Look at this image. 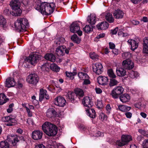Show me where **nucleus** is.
<instances>
[{
	"mask_svg": "<svg viewBox=\"0 0 148 148\" xmlns=\"http://www.w3.org/2000/svg\"><path fill=\"white\" fill-rule=\"evenodd\" d=\"M35 9L43 14L49 15L53 12L56 5L53 3H50L44 2L41 3H37Z\"/></svg>",
	"mask_w": 148,
	"mask_h": 148,
	"instance_id": "f257e3e1",
	"label": "nucleus"
},
{
	"mask_svg": "<svg viewBox=\"0 0 148 148\" xmlns=\"http://www.w3.org/2000/svg\"><path fill=\"white\" fill-rule=\"evenodd\" d=\"M44 132L48 136H54L57 134L58 128L56 125L49 122H45L42 126Z\"/></svg>",
	"mask_w": 148,
	"mask_h": 148,
	"instance_id": "f03ea898",
	"label": "nucleus"
},
{
	"mask_svg": "<svg viewBox=\"0 0 148 148\" xmlns=\"http://www.w3.org/2000/svg\"><path fill=\"white\" fill-rule=\"evenodd\" d=\"M28 23L27 20L25 18H19L17 19L14 23L15 29L18 32H21L24 30Z\"/></svg>",
	"mask_w": 148,
	"mask_h": 148,
	"instance_id": "7ed1b4c3",
	"label": "nucleus"
},
{
	"mask_svg": "<svg viewBox=\"0 0 148 148\" xmlns=\"http://www.w3.org/2000/svg\"><path fill=\"white\" fill-rule=\"evenodd\" d=\"M10 5L14 12L13 14L14 16H19L22 13V10L20 8L19 1L18 0H12Z\"/></svg>",
	"mask_w": 148,
	"mask_h": 148,
	"instance_id": "20e7f679",
	"label": "nucleus"
},
{
	"mask_svg": "<svg viewBox=\"0 0 148 148\" xmlns=\"http://www.w3.org/2000/svg\"><path fill=\"white\" fill-rule=\"evenodd\" d=\"M41 56L36 54L30 55L28 57L25 59V61L31 64V65L35 66L41 58Z\"/></svg>",
	"mask_w": 148,
	"mask_h": 148,
	"instance_id": "39448f33",
	"label": "nucleus"
},
{
	"mask_svg": "<svg viewBox=\"0 0 148 148\" xmlns=\"http://www.w3.org/2000/svg\"><path fill=\"white\" fill-rule=\"evenodd\" d=\"M124 90V88L121 86L116 87L112 90L111 95L114 98H118L120 95L123 93Z\"/></svg>",
	"mask_w": 148,
	"mask_h": 148,
	"instance_id": "423d86ee",
	"label": "nucleus"
},
{
	"mask_svg": "<svg viewBox=\"0 0 148 148\" xmlns=\"http://www.w3.org/2000/svg\"><path fill=\"white\" fill-rule=\"evenodd\" d=\"M132 140V138L131 136L123 135L122 136L121 140L117 141L116 142V144L119 146H122L127 144Z\"/></svg>",
	"mask_w": 148,
	"mask_h": 148,
	"instance_id": "0eeeda50",
	"label": "nucleus"
},
{
	"mask_svg": "<svg viewBox=\"0 0 148 148\" xmlns=\"http://www.w3.org/2000/svg\"><path fill=\"white\" fill-rule=\"evenodd\" d=\"M39 78L38 75L36 74H31L29 75L26 79L27 82L34 85L36 84L38 82Z\"/></svg>",
	"mask_w": 148,
	"mask_h": 148,
	"instance_id": "6e6552de",
	"label": "nucleus"
},
{
	"mask_svg": "<svg viewBox=\"0 0 148 148\" xmlns=\"http://www.w3.org/2000/svg\"><path fill=\"white\" fill-rule=\"evenodd\" d=\"M122 65L123 68L128 70L132 69L134 66V63L130 60L128 59L123 61Z\"/></svg>",
	"mask_w": 148,
	"mask_h": 148,
	"instance_id": "1a4fd4ad",
	"label": "nucleus"
},
{
	"mask_svg": "<svg viewBox=\"0 0 148 148\" xmlns=\"http://www.w3.org/2000/svg\"><path fill=\"white\" fill-rule=\"evenodd\" d=\"M54 103L57 106L63 107L65 105L66 101L64 97L59 96L55 98Z\"/></svg>",
	"mask_w": 148,
	"mask_h": 148,
	"instance_id": "9d476101",
	"label": "nucleus"
},
{
	"mask_svg": "<svg viewBox=\"0 0 148 148\" xmlns=\"http://www.w3.org/2000/svg\"><path fill=\"white\" fill-rule=\"evenodd\" d=\"M92 69L93 72L97 75L101 74L103 71L102 64L99 63L93 64L92 66Z\"/></svg>",
	"mask_w": 148,
	"mask_h": 148,
	"instance_id": "9b49d317",
	"label": "nucleus"
},
{
	"mask_svg": "<svg viewBox=\"0 0 148 148\" xmlns=\"http://www.w3.org/2000/svg\"><path fill=\"white\" fill-rule=\"evenodd\" d=\"M42 132L39 130L34 131L32 133V138L34 140H38L41 139Z\"/></svg>",
	"mask_w": 148,
	"mask_h": 148,
	"instance_id": "f8f14e48",
	"label": "nucleus"
},
{
	"mask_svg": "<svg viewBox=\"0 0 148 148\" xmlns=\"http://www.w3.org/2000/svg\"><path fill=\"white\" fill-rule=\"evenodd\" d=\"M47 93V91L46 90L42 88L40 89L39 99L40 101H42L44 98L46 99H49V96Z\"/></svg>",
	"mask_w": 148,
	"mask_h": 148,
	"instance_id": "ddd939ff",
	"label": "nucleus"
},
{
	"mask_svg": "<svg viewBox=\"0 0 148 148\" xmlns=\"http://www.w3.org/2000/svg\"><path fill=\"white\" fill-rule=\"evenodd\" d=\"M82 103L84 106L88 108L91 107L93 105L92 102L88 97H85L84 98Z\"/></svg>",
	"mask_w": 148,
	"mask_h": 148,
	"instance_id": "4468645a",
	"label": "nucleus"
},
{
	"mask_svg": "<svg viewBox=\"0 0 148 148\" xmlns=\"http://www.w3.org/2000/svg\"><path fill=\"white\" fill-rule=\"evenodd\" d=\"M79 29V25L77 22H73L70 26V31L73 33H75Z\"/></svg>",
	"mask_w": 148,
	"mask_h": 148,
	"instance_id": "2eb2a0df",
	"label": "nucleus"
},
{
	"mask_svg": "<svg viewBox=\"0 0 148 148\" xmlns=\"http://www.w3.org/2000/svg\"><path fill=\"white\" fill-rule=\"evenodd\" d=\"M66 47L64 46H59L56 48V53L58 56H62L65 54L64 51Z\"/></svg>",
	"mask_w": 148,
	"mask_h": 148,
	"instance_id": "dca6fc26",
	"label": "nucleus"
},
{
	"mask_svg": "<svg viewBox=\"0 0 148 148\" xmlns=\"http://www.w3.org/2000/svg\"><path fill=\"white\" fill-rule=\"evenodd\" d=\"M124 13L121 10L118 9L115 10L113 13V15L116 19H121L123 16Z\"/></svg>",
	"mask_w": 148,
	"mask_h": 148,
	"instance_id": "f3484780",
	"label": "nucleus"
},
{
	"mask_svg": "<svg viewBox=\"0 0 148 148\" xmlns=\"http://www.w3.org/2000/svg\"><path fill=\"white\" fill-rule=\"evenodd\" d=\"M18 137L16 136H9L7 137V140L13 145H15L18 141Z\"/></svg>",
	"mask_w": 148,
	"mask_h": 148,
	"instance_id": "a211bd4d",
	"label": "nucleus"
},
{
	"mask_svg": "<svg viewBox=\"0 0 148 148\" xmlns=\"http://www.w3.org/2000/svg\"><path fill=\"white\" fill-rule=\"evenodd\" d=\"M16 84V82L13 78H9L6 79L5 82V86L10 88Z\"/></svg>",
	"mask_w": 148,
	"mask_h": 148,
	"instance_id": "6ab92c4d",
	"label": "nucleus"
},
{
	"mask_svg": "<svg viewBox=\"0 0 148 148\" xmlns=\"http://www.w3.org/2000/svg\"><path fill=\"white\" fill-rule=\"evenodd\" d=\"M108 24L106 21H103L99 23L96 25V27L98 30H105L108 28Z\"/></svg>",
	"mask_w": 148,
	"mask_h": 148,
	"instance_id": "aec40b11",
	"label": "nucleus"
},
{
	"mask_svg": "<svg viewBox=\"0 0 148 148\" xmlns=\"http://www.w3.org/2000/svg\"><path fill=\"white\" fill-rule=\"evenodd\" d=\"M57 114V112L53 108H49L47 110L46 112L47 116L49 118L56 116Z\"/></svg>",
	"mask_w": 148,
	"mask_h": 148,
	"instance_id": "412c9836",
	"label": "nucleus"
},
{
	"mask_svg": "<svg viewBox=\"0 0 148 148\" xmlns=\"http://www.w3.org/2000/svg\"><path fill=\"white\" fill-rule=\"evenodd\" d=\"M108 80L107 77L99 76L98 78L97 82L100 85L103 86L107 84Z\"/></svg>",
	"mask_w": 148,
	"mask_h": 148,
	"instance_id": "4be33fe9",
	"label": "nucleus"
},
{
	"mask_svg": "<svg viewBox=\"0 0 148 148\" xmlns=\"http://www.w3.org/2000/svg\"><path fill=\"white\" fill-rule=\"evenodd\" d=\"M119 97L120 101L123 103L128 101L130 99V96L128 94H124Z\"/></svg>",
	"mask_w": 148,
	"mask_h": 148,
	"instance_id": "5701e85b",
	"label": "nucleus"
},
{
	"mask_svg": "<svg viewBox=\"0 0 148 148\" xmlns=\"http://www.w3.org/2000/svg\"><path fill=\"white\" fill-rule=\"evenodd\" d=\"M86 114L90 118L94 119L96 116V114L94 109L92 108H88L86 110Z\"/></svg>",
	"mask_w": 148,
	"mask_h": 148,
	"instance_id": "b1692460",
	"label": "nucleus"
},
{
	"mask_svg": "<svg viewBox=\"0 0 148 148\" xmlns=\"http://www.w3.org/2000/svg\"><path fill=\"white\" fill-rule=\"evenodd\" d=\"M116 72L117 75L119 77H123L126 75V71L123 68H117Z\"/></svg>",
	"mask_w": 148,
	"mask_h": 148,
	"instance_id": "393cba45",
	"label": "nucleus"
},
{
	"mask_svg": "<svg viewBox=\"0 0 148 148\" xmlns=\"http://www.w3.org/2000/svg\"><path fill=\"white\" fill-rule=\"evenodd\" d=\"M76 97H77L80 99L81 97H82L84 95V93L83 90L80 88H77L74 90Z\"/></svg>",
	"mask_w": 148,
	"mask_h": 148,
	"instance_id": "a878e982",
	"label": "nucleus"
},
{
	"mask_svg": "<svg viewBox=\"0 0 148 148\" xmlns=\"http://www.w3.org/2000/svg\"><path fill=\"white\" fill-rule=\"evenodd\" d=\"M44 58L46 60L52 62H54L56 59L55 56L51 53H48L46 54L44 56Z\"/></svg>",
	"mask_w": 148,
	"mask_h": 148,
	"instance_id": "bb28decb",
	"label": "nucleus"
},
{
	"mask_svg": "<svg viewBox=\"0 0 148 148\" xmlns=\"http://www.w3.org/2000/svg\"><path fill=\"white\" fill-rule=\"evenodd\" d=\"M127 42L131 45V50L133 51H134L138 46V43L133 40H129Z\"/></svg>",
	"mask_w": 148,
	"mask_h": 148,
	"instance_id": "cd10ccee",
	"label": "nucleus"
},
{
	"mask_svg": "<svg viewBox=\"0 0 148 148\" xmlns=\"http://www.w3.org/2000/svg\"><path fill=\"white\" fill-rule=\"evenodd\" d=\"M131 108V107L126 105H119L117 110H119L122 112H126L129 111Z\"/></svg>",
	"mask_w": 148,
	"mask_h": 148,
	"instance_id": "c85d7f7f",
	"label": "nucleus"
},
{
	"mask_svg": "<svg viewBox=\"0 0 148 148\" xmlns=\"http://www.w3.org/2000/svg\"><path fill=\"white\" fill-rule=\"evenodd\" d=\"M96 16L95 15L91 14L90 16H88L87 18V21L91 25H94L96 22Z\"/></svg>",
	"mask_w": 148,
	"mask_h": 148,
	"instance_id": "c756f323",
	"label": "nucleus"
},
{
	"mask_svg": "<svg viewBox=\"0 0 148 148\" xmlns=\"http://www.w3.org/2000/svg\"><path fill=\"white\" fill-rule=\"evenodd\" d=\"M67 97L68 101L72 103H74L75 98L76 97L75 94L73 92H69Z\"/></svg>",
	"mask_w": 148,
	"mask_h": 148,
	"instance_id": "7c9ffc66",
	"label": "nucleus"
},
{
	"mask_svg": "<svg viewBox=\"0 0 148 148\" xmlns=\"http://www.w3.org/2000/svg\"><path fill=\"white\" fill-rule=\"evenodd\" d=\"M105 18L108 22L110 23H113L114 21L112 14L109 12L107 13L105 16Z\"/></svg>",
	"mask_w": 148,
	"mask_h": 148,
	"instance_id": "2f4dec72",
	"label": "nucleus"
},
{
	"mask_svg": "<svg viewBox=\"0 0 148 148\" xmlns=\"http://www.w3.org/2000/svg\"><path fill=\"white\" fill-rule=\"evenodd\" d=\"M7 100L8 101L9 99L6 98L4 94H0V105L5 103L7 102Z\"/></svg>",
	"mask_w": 148,
	"mask_h": 148,
	"instance_id": "473e14b6",
	"label": "nucleus"
},
{
	"mask_svg": "<svg viewBox=\"0 0 148 148\" xmlns=\"http://www.w3.org/2000/svg\"><path fill=\"white\" fill-rule=\"evenodd\" d=\"M93 30V28L92 25H87L83 28L84 31L87 33H90Z\"/></svg>",
	"mask_w": 148,
	"mask_h": 148,
	"instance_id": "72a5a7b5",
	"label": "nucleus"
},
{
	"mask_svg": "<svg viewBox=\"0 0 148 148\" xmlns=\"http://www.w3.org/2000/svg\"><path fill=\"white\" fill-rule=\"evenodd\" d=\"M65 41V39L63 37L58 38L55 41V44L56 46H61L62 44Z\"/></svg>",
	"mask_w": 148,
	"mask_h": 148,
	"instance_id": "f704fd0d",
	"label": "nucleus"
},
{
	"mask_svg": "<svg viewBox=\"0 0 148 148\" xmlns=\"http://www.w3.org/2000/svg\"><path fill=\"white\" fill-rule=\"evenodd\" d=\"M78 76L81 80H83L89 78V76L87 74L82 72H79L78 73Z\"/></svg>",
	"mask_w": 148,
	"mask_h": 148,
	"instance_id": "c9c22d12",
	"label": "nucleus"
},
{
	"mask_svg": "<svg viewBox=\"0 0 148 148\" xmlns=\"http://www.w3.org/2000/svg\"><path fill=\"white\" fill-rule=\"evenodd\" d=\"M71 39L75 42L79 44L81 41V39L79 38L76 34H74L71 37Z\"/></svg>",
	"mask_w": 148,
	"mask_h": 148,
	"instance_id": "e433bc0d",
	"label": "nucleus"
},
{
	"mask_svg": "<svg viewBox=\"0 0 148 148\" xmlns=\"http://www.w3.org/2000/svg\"><path fill=\"white\" fill-rule=\"evenodd\" d=\"M139 76V74L136 71L131 70L129 73V77L132 78H134Z\"/></svg>",
	"mask_w": 148,
	"mask_h": 148,
	"instance_id": "4c0bfd02",
	"label": "nucleus"
},
{
	"mask_svg": "<svg viewBox=\"0 0 148 148\" xmlns=\"http://www.w3.org/2000/svg\"><path fill=\"white\" fill-rule=\"evenodd\" d=\"M50 68L51 70L55 71L58 72L60 70V68L54 63L51 64Z\"/></svg>",
	"mask_w": 148,
	"mask_h": 148,
	"instance_id": "58836bf2",
	"label": "nucleus"
},
{
	"mask_svg": "<svg viewBox=\"0 0 148 148\" xmlns=\"http://www.w3.org/2000/svg\"><path fill=\"white\" fill-rule=\"evenodd\" d=\"M0 148H9V144L6 141H2L0 143Z\"/></svg>",
	"mask_w": 148,
	"mask_h": 148,
	"instance_id": "ea45409f",
	"label": "nucleus"
},
{
	"mask_svg": "<svg viewBox=\"0 0 148 148\" xmlns=\"http://www.w3.org/2000/svg\"><path fill=\"white\" fill-rule=\"evenodd\" d=\"M6 23V19L2 15H0V26L3 27Z\"/></svg>",
	"mask_w": 148,
	"mask_h": 148,
	"instance_id": "a19ab883",
	"label": "nucleus"
},
{
	"mask_svg": "<svg viewBox=\"0 0 148 148\" xmlns=\"http://www.w3.org/2000/svg\"><path fill=\"white\" fill-rule=\"evenodd\" d=\"M107 73L109 76L111 78H115L116 77L112 69H108L107 71Z\"/></svg>",
	"mask_w": 148,
	"mask_h": 148,
	"instance_id": "79ce46f5",
	"label": "nucleus"
},
{
	"mask_svg": "<svg viewBox=\"0 0 148 148\" xmlns=\"http://www.w3.org/2000/svg\"><path fill=\"white\" fill-rule=\"evenodd\" d=\"M66 76L69 77L71 79H73L74 78V76L76 75V72L73 73H69L68 72H66Z\"/></svg>",
	"mask_w": 148,
	"mask_h": 148,
	"instance_id": "37998d69",
	"label": "nucleus"
},
{
	"mask_svg": "<svg viewBox=\"0 0 148 148\" xmlns=\"http://www.w3.org/2000/svg\"><path fill=\"white\" fill-rule=\"evenodd\" d=\"M118 83V81L114 79H111L109 85L110 86H112L116 85Z\"/></svg>",
	"mask_w": 148,
	"mask_h": 148,
	"instance_id": "c03bdc74",
	"label": "nucleus"
},
{
	"mask_svg": "<svg viewBox=\"0 0 148 148\" xmlns=\"http://www.w3.org/2000/svg\"><path fill=\"white\" fill-rule=\"evenodd\" d=\"M14 12L13 11L12 12L10 11L9 9H6L4 10V13L8 15H12L13 16H14L13 14Z\"/></svg>",
	"mask_w": 148,
	"mask_h": 148,
	"instance_id": "a18cd8bd",
	"label": "nucleus"
},
{
	"mask_svg": "<svg viewBox=\"0 0 148 148\" xmlns=\"http://www.w3.org/2000/svg\"><path fill=\"white\" fill-rule=\"evenodd\" d=\"M143 148H148V139H145L142 143Z\"/></svg>",
	"mask_w": 148,
	"mask_h": 148,
	"instance_id": "49530a36",
	"label": "nucleus"
},
{
	"mask_svg": "<svg viewBox=\"0 0 148 148\" xmlns=\"http://www.w3.org/2000/svg\"><path fill=\"white\" fill-rule=\"evenodd\" d=\"M90 58L92 59H97L98 58V55L95 53H90Z\"/></svg>",
	"mask_w": 148,
	"mask_h": 148,
	"instance_id": "de8ad7c7",
	"label": "nucleus"
},
{
	"mask_svg": "<svg viewBox=\"0 0 148 148\" xmlns=\"http://www.w3.org/2000/svg\"><path fill=\"white\" fill-rule=\"evenodd\" d=\"M99 118L102 121L106 120L107 116L103 113H101L99 115Z\"/></svg>",
	"mask_w": 148,
	"mask_h": 148,
	"instance_id": "09e8293b",
	"label": "nucleus"
},
{
	"mask_svg": "<svg viewBox=\"0 0 148 148\" xmlns=\"http://www.w3.org/2000/svg\"><path fill=\"white\" fill-rule=\"evenodd\" d=\"M130 56V54L128 52H125L122 54V57L124 59L129 58Z\"/></svg>",
	"mask_w": 148,
	"mask_h": 148,
	"instance_id": "8fccbe9b",
	"label": "nucleus"
},
{
	"mask_svg": "<svg viewBox=\"0 0 148 148\" xmlns=\"http://www.w3.org/2000/svg\"><path fill=\"white\" fill-rule=\"evenodd\" d=\"M139 132L144 136L148 137L147 133L144 130L140 129L139 130Z\"/></svg>",
	"mask_w": 148,
	"mask_h": 148,
	"instance_id": "3c124183",
	"label": "nucleus"
},
{
	"mask_svg": "<svg viewBox=\"0 0 148 148\" xmlns=\"http://www.w3.org/2000/svg\"><path fill=\"white\" fill-rule=\"evenodd\" d=\"M14 104L13 103H11L9 106V108L7 110V112L9 113H11L13 110L12 107L14 106Z\"/></svg>",
	"mask_w": 148,
	"mask_h": 148,
	"instance_id": "603ef678",
	"label": "nucleus"
},
{
	"mask_svg": "<svg viewBox=\"0 0 148 148\" xmlns=\"http://www.w3.org/2000/svg\"><path fill=\"white\" fill-rule=\"evenodd\" d=\"M106 112L108 114H109L111 110V108L109 104H108L106 106Z\"/></svg>",
	"mask_w": 148,
	"mask_h": 148,
	"instance_id": "864d4df0",
	"label": "nucleus"
},
{
	"mask_svg": "<svg viewBox=\"0 0 148 148\" xmlns=\"http://www.w3.org/2000/svg\"><path fill=\"white\" fill-rule=\"evenodd\" d=\"M97 106L98 108L100 109L103 107V105L101 101H98L97 104Z\"/></svg>",
	"mask_w": 148,
	"mask_h": 148,
	"instance_id": "5fc2aeb1",
	"label": "nucleus"
},
{
	"mask_svg": "<svg viewBox=\"0 0 148 148\" xmlns=\"http://www.w3.org/2000/svg\"><path fill=\"white\" fill-rule=\"evenodd\" d=\"M143 45H144L146 46H148V37H145L143 40Z\"/></svg>",
	"mask_w": 148,
	"mask_h": 148,
	"instance_id": "6e6d98bb",
	"label": "nucleus"
},
{
	"mask_svg": "<svg viewBox=\"0 0 148 148\" xmlns=\"http://www.w3.org/2000/svg\"><path fill=\"white\" fill-rule=\"evenodd\" d=\"M143 52L144 53H148V46L146 47L145 45H143Z\"/></svg>",
	"mask_w": 148,
	"mask_h": 148,
	"instance_id": "4d7b16f0",
	"label": "nucleus"
},
{
	"mask_svg": "<svg viewBox=\"0 0 148 148\" xmlns=\"http://www.w3.org/2000/svg\"><path fill=\"white\" fill-rule=\"evenodd\" d=\"M79 128L80 130L85 131L86 129V127L83 124H80L79 126Z\"/></svg>",
	"mask_w": 148,
	"mask_h": 148,
	"instance_id": "13d9d810",
	"label": "nucleus"
},
{
	"mask_svg": "<svg viewBox=\"0 0 148 148\" xmlns=\"http://www.w3.org/2000/svg\"><path fill=\"white\" fill-rule=\"evenodd\" d=\"M27 122L29 125H33L34 123L33 120L31 118H28L27 120Z\"/></svg>",
	"mask_w": 148,
	"mask_h": 148,
	"instance_id": "bf43d9fd",
	"label": "nucleus"
},
{
	"mask_svg": "<svg viewBox=\"0 0 148 148\" xmlns=\"http://www.w3.org/2000/svg\"><path fill=\"white\" fill-rule=\"evenodd\" d=\"M125 115L127 118L129 119L131 118L132 116V113L130 112H126Z\"/></svg>",
	"mask_w": 148,
	"mask_h": 148,
	"instance_id": "052dcab7",
	"label": "nucleus"
},
{
	"mask_svg": "<svg viewBox=\"0 0 148 148\" xmlns=\"http://www.w3.org/2000/svg\"><path fill=\"white\" fill-rule=\"evenodd\" d=\"M34 148H46L42 144H39L36 145Z\"/></svg>",
	"mask_w": 148,
	"mask_h": 148,
	"instance_id": "680f3d73",
	"label": "nucleus"
},
{
	"mask_svg": "<svg viewBox=\"0 0 148 148\" xmlns=\"http://www.w3.org/2000/svg\"><path fill=\"white\" fill-rule=\"evenodd\" d=\"M105 36V34L100 33L98 34L96 37V38L97 39L103 37Z\"/></svg>",
	"mask_w": 148,
	"mask_h": 148,
	"instance_id": "e2e57ef3",
	"label": "nucleus"
},
{
	"mask_svg": "<svg viewBox=\"0 0 148 148\" xmlns=\"http://www.w3.org/2000/svg\"><path fill=\"white\" fill-rule=\"evenodd\" d=\"M109 45L110 49H114L115 48V45L113 43L111 42H109Z\"/></svg>",
	"mask_w": 148,
	"mask_h": 148,
	"instance_id": "0e129e2a",
	"label": "nucleus"
},
{
	"mask_svg": "<svg viewBox=\"0 0 148 148\" xmlns=\"http://www.w3.org/2000/svg\"><path fill=\"white\" fill-rule=\"evenodd\" d=\"M132 23L135 25H138L139 23V22L135 20H132L131 21Z\"/></svg>",
	"mask_w": 148,
	"mask_h": 148,
	"instance_id": "69168bd1",
	"label": "nucleus"
},
{
	"mask_svg": "<svg viewBox=\"0 0 148 148\" xmlns=\"http://www.w3.org/2000/svg\"><path fill=\"white\" fill-rule=\"evenodd\" d=\"M95 89L96 92L97 94H100L102 92V90L99 88H96Z\"/></svg>",
	"mask_w": 148,
	"mask_h": 148,
	"instance_id": "338daca9",
	"label": "nucleus"
},
{
	"mask_svg": "<svg viewBox=\"0 0 148 148\" xmlns=\"http://www.w3.org/2000/svg\"><path fill=\"white\" fill-rule=\"evenodd\" d=\"M119 29L117 27L115 28L114 30H112V33L113 34H115L117 33Z\"/></svg>",
	"mask_w": 148,
	"mask_h": 148,
	"instance_id": "774afa93",
	"label": "nucleus"
}]
</instances>
